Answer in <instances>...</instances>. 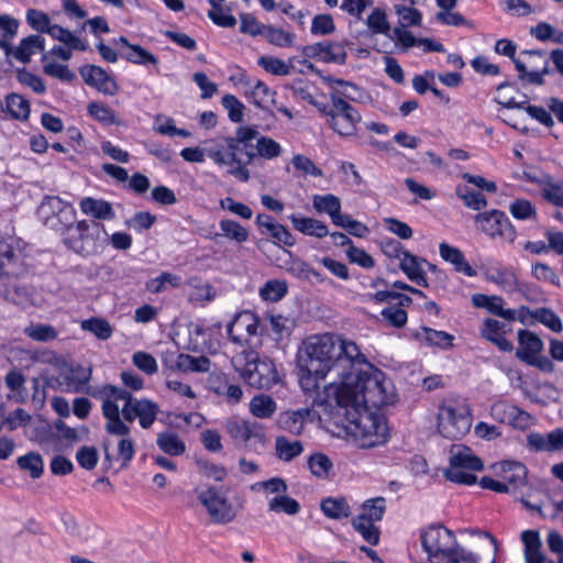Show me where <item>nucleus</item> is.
I'll return each mask as SVG.
<instances>
[{"mask_svg":"<svg viewBox=\"0 0 563 563\" xmlns=\"http://www.w3.org/2000/svg\"><path fill=\"white\" fill-rule=\"evenodd\" d=\"M390 387L379 369L353 368L340 384L324 387L323 402L334 423L342 426L361 448H374L389 438L386 418L378 409L393 401Z\"/></svg>","mask_w":563,"mask_h":563,"instance_id":"obj_1","label":"nucleus"},{"mask_svg":"<svg viewBox=\"0 0 563 563\" xmlns=\"http://www.w3.org/2000/svg\"><path fill=\"white\" fill-rule=\"evenodd\" d=\"M101 401L106 419L104 430L110 435H129V423L139 421L143 429H150L159 412V406L147 398H136L129 390L107 384L96 394Z\"/></svg>","mask_w":563,"mask_h":563,"instance_id":"obj_2","label":"nucleus"},{"mask_svg":"<svg viewBox=\"0 0 563 563\" xmlns=\"http://www.w3.org/2000/svg\"><path fill=\"white\" fill-rule=\"evenodd\" d=\"M258 131L253 126H240L234 137L212 139L206 142V155L219 166H232L229 174L241 181L250 179V172L245 167L251 164L255 154L250 142L256 139Z\"/></svg>","mask_w":563,"mask_h":563,"instance_id":"obj_3","label":"nucleus"},{"mask_svg":"<svg viewBox=\"0 0 563 563\" xmlns=\"http://www.w3.org/2000/svg\"><path fill=\"white\" fill-rule=\"evenodd\" d=\"M338 335L324 333L308 338L298 354V368L310 373L338 371Z\"/></svg>","mask_w":563,"mask_h":563,"instance_id":"obj_4","label":"nucleus"},{"mask_svg":"<svg viewBox=\"0 0 563 563\" xmlns=\"http://www.w3.org/2000/svg\"><path fill=\"white\" fill-rule=\"evenodd\" d=\"M495 52L512 59L521 81L542 86L544 76L551 73L548 59L541 51H523L519 57H515L516 45L511 41L503 38L496 42Z\"/></svg>","mask_w":563,"mask_h":563,"instance_id":"obj_5","label":"nucleus"},{"mask_svg":"<svg viewBox=\"0 0 563 563\" xmlns=\"http://www.w3.org/2000/svg\"><path fill=\"white\" fill-rule=\"evenodd\" d=\"M241 377L252 387L269 389L277 383V372L269 358H260L254 350H243L232 358Z\"/></svg>","mask_w":563,"mask_h":563,"instance_id":"obj_6","label":"nucleus"},{"mask_svg":"<svg viewBox=\"0 0 563 563\" xmlns=\"http://www.w3.org/2000/svg\"><path fill=\"white\" fill-rule=\"evenodd\" d=\"M438 431L446 439L457 440L468 433L472 417L468 406L457 399H445L438 408Z\"/></svg>","mask_w":563,"mask_h":563,"instance_id":"obj_7","label":"nucleus"},{"mask_svg":"<svg viewBox=\"0 0 563 563\" xmlns=\"http://www.w3.org/2000/svg\"><path fill=\"white\" fill-rule=\"evenodd\" d=\"M63 239L68 249L82 254H97L101 247V234L104 233L103 224L96 221L81 220L65 230Z\"/></svg>","mask_w":563,"mask_h":563,"instance_id":"obj_8","label":"nucleus"},{"mask_svg":"<svg viewBox=\"0 0 563 563\" xmlns=\"http://www.w3.org/2000/svg\"><path fill=\"white\" fill-rule=\"evenodd\" d=\"M330 100V107L323 109V113L328 117V124L341 136L355 135L357 124L362 120L360 112L336 93H331Z\"/></svg>","mask_w":563,"mask_h":563,"instance_id":"obj_9","label":"nucleus"},{"mask_svg":"<svg viewBox=\"0 0 563 563\" xmlns=\"http://www.w3.org/2000/svg\"><path fill=\"white\" fill-rule=\"evenodd\" d=\"M37 214L43 224L63 233L75 222L76 211L71 203L57 196H45L37 208Z\"/></svg>","mask_w":563,"mask_h":563,"instance_id":"obj_10","label":"nucleus"},{"mask_svg":"<svg viewBox=\"0 0 563 563\" xmlns=\"http://www.w3.org/2000/svg\"><path fill=\"white\" fill-rule=\"evenodd\" d=\"M543 347V341L537 333L530 330L518 331L516 356L530 366H534L545 373H552L554 364L550 358L541 354Z\"/></svg>","mask_w":563,"mask_h":563,"instance_id":"obj_11","label":"nucleus"},{"mask_svg":"<svg viewBox=\"0 0 563 563\" xmlns=\"http://www.w3.org/2000/svg\"><path fill=\"white\" fill-rule=\"evenodd\" d=\"M196 494L213 523L228 525L236 518V509L224 495L220 494L219 488L209 486L203 490L197 489Z\"/></svg>","mask_w":563,"mask_h":563,"instance_id":"obj_12","label":"nucleus"},{"mask_svg":"<svg viewBox=\"0 0 563 563\" xmlns=\"http://www.w3.org/2000/svg\"><path fill=\"white\" fill-rule=\"evenodd\" d=\"M92 371L90 367L81 365L62 368L55 378L56 386L65 393H85L98 399L96 394L102 390L101 387L93 388L89 386Z\"/></svg>","mask_w":563,"mask_h":563,"instance_id":"obj_13","label":"nucleus"},{"mask_svg":"<svg viewBox=\"0 0 563 563\" xmlns=\"http://www.w3.org/2000/svg\"><path fill=\"white\" fill-rule=\"evenodd\" d=\"M477 228L492 239H500L512 244L517 238V230L505 212L489 210L475 216Z\"/></svg>","mask_w":563,"mask_h":563,"instance_id":"obj_14","label":"nucleus"},{"mask_svg":"<svg viewBox=\"0 0 563 563\" xmlns=\"http://www.w3.org/2000/svg\"><path fill=\"white\" fill-rule=\"evenodd\" d=\"M227 332L234 344L251 346L250 340L261 334L260 318L251 311H242L228 324Z\"/></svg>","mask_w":563,"mask_h":563,"instance_id":"obj_15","label":"nucleus"},{"mask_svg":"<svg viewBox=\"0 0 563 563\" xmlns=\"http://www.w3.org/2000/svg\"><path fill=\"white\" fill-rule=\"evenodd\" d=\"M224 428L227 433L236 443L246 444L253 439L263 442L265 438L263 428L258 423L244 419L231 418L225 421Z\"/></svg>","mask_w":563,"mask_h":563,"instance_id":"obj_16","label":"nucleus"},{"mask_svg":"<svg viewBox=\"0 0 563 563\" xmlns=\"http://www.w3.org/2000/svg\"><path fill=\"white\" fill-rule=\"evenodd\" d=\"M498 475L503 478L508 494H516L528 484L527 467L516 461H504L498 466Z\"/></svg>","mask_w":563,"mask_h":563,"instance_id":"obj_17","label":"nucleus"},{"mask_svg":"<svg viewBox=\"0 0 563 563\" xmlns=\"http://www.w3.org/2000/svg\"><path fill=\"white\" fill-rule=\"evenodd\" d=\"M85 82L95 87L100 92L113 96L118 92V85L114 79L101 67L85 65L79 69Z\"/></svg>","mask_w":563,"mask_h":563,"instance_id":"obj_18","label":"nucleus"},{"mask_svg":"<svg viewBox=\"0 0 563 563\" xmlns=\"http://www.w3.org/2000/svg\"><path fill=\"white\" fill-rule=\"evenodd\" d=\"M302 52L307 57H319L327 63L344 64L346 59L345 48L338 42L324 41L307 45Z\"/></svg>","mask_w":563,"mask_h":563,"instance_id":"obj_19","label":"nucleus"},{"mask_svg":"<svg viewBox=\"0 0 563 563\" xmlns=\"http://www.w3.org/2000/svg\"><path fill=\"white\" fill-rule=\"evenodd\" d=\"M527 448L534 452H555L563 450V429L559 428L548 434L531 432L527 435Z\"/></svg>","mask_w":563,"mask_h":563,"instance_id":"obj_20","label":"nucleus"},{"mask_svg":"<svg viewBox=\"0 0 563 563\" xmlns=\"http://www.w3.org/2000/svg\"><path fill=\"white\" fill-rule=\"evenodd\" d=\"M423 263H427V260L416 256L410 252H404V257L400 258L399 267L411 282L419 286L428 287L429 284L426 278Z\"/></svg>","mask_w":563,"mask_h":563,"instance_id":"obj_21","label":"nucleus"},{"mask_svg":"<svg viewBox=\"0 0 563 563\" xmlns=\"http://www.w3.org/2000/svg\"><path fill=\"white\" fill-rule=\"evenodd\" d=\"M485 277L488 282L498 285L506 292L518 290V277L512 268L493 266L486 269Z\"/></svg>","mask_w":563,"mask_h":563,"instance_id":"obj_22","label":"nucleus"},{"mask_svg":"<svg viewBox=\"0 0 563 563\" xmlns=\"http://www.w3.org/2000/svg\"><path fill=\"white\" fill-rule=\"evenodd\" d=\"M525 544V560L527 563H559L548 559L541 551L539 533L534 530H526L521 533Z\"/></svg>","mask_w":563,"mask_h":563,"instance_id":"obj_23","label":"nucleus"},{"mask_svg":"<svg viewBox=\"0 0 563 563\" xmlns=\"http://www.w3.org/2000/svg\"><path fill=\"white\" fill-rule=\"evenodd\" d=\"M450 462L454 464V466L465 468L466 471L483 470L482 460L476 456L470 448L461 444H454L451 446Z\"/></svg>","mask_w":563,"mask_h":563,"instance_id":"obj_24","label":"nucleus"},{"mask_svg":"<svg viewBox=\"0 0 563 563\" xmlns=\"http://www.w3.org/2000/svg\"><path fill=\"white\" fill-rule=\"evenodd\" d=\"M413 338L428 346H435L442 350L451 349L454 341L452 334L429 327H421L415 332Z\"/></svg>","mask_w":563,"mask_h":563,"instance_id":"obj_25","label":"nucleus"},{"mask_svg":"<svg viewBox=\"0 0 563 563\" xmlns=\"http://www.w3.org/2000/svg\"><path fill=\"white\" fill-rule=\"evenodd\" d=\"M21 272L20 253L10 244L0 242V275L19 276Z\"/></svg>","mask_w":563,"mask_h":563,"instance_id":"obj_26","label":"nucleus"},{"mask_svg":"<svg viewBox=\"0 0 563 563\" xmlns=\"http://www.w3.org/2000/svg\"><path fill=\"white\" fill-rule=\"evenodd\" d=\"M310 415V409L301 408L295 411H286L280 413L278 421L284 430L295 435H299L302 433Z\"/></svg>","mask_w":563,"mask_h":563,"instance_id":"obj_27","label":"nucleus"},{"mask_svg":"<svg viewBox=\"0 0 563 563\" xmlns=\"http://www.w3.org/2000/svg\"><path fill=\"white\" fill-rule=\"evenodd\" d=\"M289 219L291 221L294 229L305 235H310V236L321 239L329 234L328 227L323 222H321L314 218H307V217H299L297 214H291L289 217Z\"/></svg>","mask_w":563,"mask_h":563,"instance_id":"obj_28","label":"nucleus"},{"mask_svg":"<svg viewBox=\"0 0 563 563\" xmlns=\"http://www.w3.org/2000/svg\"><path fill=\"white\" fill-rule=\"evenodd\" d=\"M79 206L82 213L99 220H112L115 217L111 203L104 200L87 197L80 201Z\"/></svg>","mask_w":563,"mask_h":563,"instance_id":"obj_29","label":"nucleus"},{"mask_svg":"<svg viewBox=\"0 0 563 563\" xmlns=\"http://www.w3.org/2000/svg\"><path fill=\"white\" fill-rule=\"evenodd\" d=\"M439 252H440L441 257L445 262L451 263L454 266L456 272H461L470 277L476 275V272L465 261L463 253L459 249L453 247L446 243H441L439 245Z\"/></svg>","mask_w":563,"mask_h":563,"instance_id":"obj_30","label":"nucleus"},{"mask_svg":"<svg viewBox=\"0 0 563 563\" xmlns=\"http://www.w3.org/2000/svg\"><path fill=\"white\" fill-rule=\"evenodd\" d=\"M156 445L169 456H179L186 452L185 441L173 431L159 432L156 437Z\"/></svg>","mask_w":563,"mask_h":563,"instance_id":"obj_31","label":"nucleus"},{"mask_svg":"<svg viewBox=\"0 0 563 563\" xmlns=\"http://www.w3.org/2000/svg\"><path fill=\"white\" fill-rule=\"evenodd\" d=\"M191 290L188 299L196 305L205 306L212 301L217 295L214 287L209 283H203L199 277H192L189 280Z\"/></svg>","mask_w":563,"mask_h":563,"instance_id":"obj_32","label":"nucleus"},{"mask_svg":"<svg viewBox=\"0 0 563 563\" xmlns=\"http://www.w3.org/2000/svg\"><path fill=\"white\" fill-rule=\"evenodd\" d=\"M360 361L365 362V358L361 354L358 346L352 341H345L338 336V369L345 368L347 364Z\"/></svg>","mask_w":563,"mask_h":563,"instance_id":"obj_33","label":"nucleus"},{"mask_svg":"<svg viewBox=\"0 0 563 563\" xmlns=\"http://www.w3.org/2000/svg\"><path fill=\"white\" fill-rule=\"evenodd\" d=\"M44 44L45 40L41 35H30L14 48L13 56L22 63H27L32 55L44 49Z\"/></svg>","mask_w":563,"mask_h":563,"instance_id":"obj_34","label":"nucleus"},{"mask_svg":"<svg viewBox=\"0 0 563 563\" xmlns=\"http://www.w3.org/2000/svg\"><path fill=\"white\" fill-rule=\"evenodd\" d=\"M12 119L26 120L30 115L29 101L19 93H9L5 97V109Z\"/></svg>","mask_w":563,"mask_h":563,"instance_id":"obj_35","label":"nucleus"},{"mask_svg":"<svg viewBox=\"0 0 563 563\" xmlns=\"http://www.w3.org/2000/svg\"><path fill=\"white\" fill-rule=\"evenodd\" d=\"M320 507L324 516L331 519L340 520L351 515V509L345 498H325L321 501Z\"/></svg>","mask_w":563,"mask_h":563,"instance_id":"obj_36","label":"nucleus"},{"mask_svg":"<svg viewBox=\"0 0 563 563\" xmlns=\"http://www.w3.org/2000/svg\"><path fill=\"white\" fill-rule=\"evenodd\" d=\"M276 409L275 400L268 395H256L250 401V412L260 419L271 418Z\"/></svg>","mask_w":563,"mask_h":563,"instance_id":"obj_37","label":"nucleus"},{"mask_svg":"<svg viewBox=\"0 0 563 563\" xmlns=\"http://www.w3.org/2000/svg\"><path fill=\"white\" fill-rule=\"evenodd\" d=\"M275 451L278 459L290 462L302 453L303 445L298 440L289 441L286 437L282 435L276 438Z\"/></svg>","mask_w":563,"mask_h":563,"instance_id":"obj_38","label":"nucleus"},{"mask_svg":"<svg viewBox=\"0 0 563 563\" xmlns=\"http://www.w3.org/2000/svg\"><path fill=\"white\" fill-rule=\"evenodd\" d=\"M269 44L277 47H290L294 45L296 35L282 27L267 24L262 35Z\"/></svg>","mask_w":563,"mask_h":563,"instance_id":"obj_39","label":"nucleus"},{"mask_svg":"<svg viewBox=\"0 0 563 563\" xmlns=\"http://www.w3.org/2000/svg\"><path fill=\"white\" fill-rule=\"evenodd\" d=\"M300 504L292 497L282 494L274 496L268 500V510L271 512H284L288 516H295L300 511Z\"/></svg>","mask_w":563,"mask_h":563,"instance_id":"obj_40","label":"nucleus"},{"mask_svg":"<svg viewBox=\"0 0 563 563\" xmlns=\"http://www.w3.org/2000/svg\"><path fill=\"white\" fill-rule=\"evenodd\" d=\"M46 34L51 35L54 40L64 43L69 48L84 52L88 47L87 44L82 42L79 37L75 36L70 31L57 24H52L49 29H47Z\"/></svg>","mask_w":563,"mask_h":563,"instance_id":"obj_41","label":"nucleus"},{"mask_svg":"<svg viewBox=\"0 0 563 563\" xmlns=\"http://www.w3.org/2000/svg\"><path fill=\"white\" fill-rule=\"evenodd\" d=\"M540 195L547 202L563 208V181L555 180L551 175L540 190Z\"/></svg>","mask_w":563,"mask_h":563,"instance_id":"obj_42","label":"nucleus"},{"mask_svg":"<svg viewBox=\"0 0 563 563\" xmlns=\"http://www.w3.org/2000/svg\"><path fill=\"white\" fill-rule=\"evenodd\" d=\"M288 292V285L285 280H267L260 289V296L265 301L276 302L282 300Z\"/></svg>","mask_w":563,"mask_h":563,"instance_id":"obj_43","label":"nucleus"},{"mask_svg":"<svg viewBox=\"0 0 563 563\" xmlns=\"http://www.w3.org/2000/svg\"><path fill=\"white\" fill-rule=\"evenodd\" d=\"M18 466L34 479L40 478L44 471V462L40 453L29 452L25 455L18 457Z\"/></svg>","mask_w":563,"mask_h":563,"instance_id":"obj_44","label":"nucleus"},{"mask_svg":"<svg viewBox=\"0 0 563 563\" xmlns=\"http://www.w3.org/2000/svg\"><path fill=\"white\" fill-rule=\"evenodd\" d=\"M308 467L313 476L328 478L333 468V463L325 454L318 452L309 456Z\"/></svg>","mask_w":563,"mask_h":563,"instance_id":"obj_45","label":"nucleus"},{"mask_svg":"<svg viewBox=\"0 0 563 563\" xmlns=\"http://www.w3.org/2000/svg\"><path fill=\"white\" fill-rule=\"evenodd\" d=\"M81 329L91 332L99 340H108L113 333L111 324L106 319L96 317L81 321Z\"/></svg>","mask_w":563,"mask_h":563,"instance_id":"obj_46","label":"nucleus"},{"mask_svg":"<svg viewBox=\"0 0 563 563\" xmlns=\"http://www.w3.org/2000/svg\"><path fill=\"white\" fill-rule=\"evenodd\" d=\"M313 208L319 213H327L332 218L338 210H341V201L339 197L328 194L324 196L314 195L312 198Z\"/></svg>","mask_w":563,"mask_h":563,"instance_id":"obj_47","label":"nucleus"},{"mask_svg":"<svg viewBox=\"0 0 563 563\" xmlns=\"http://www.w3.org/2000/svg\"><path fill=\"white\" fill-rule=\"evenodd\" d=\"M395 12L399 16V26H418L421 24L422 15L419 10L405 3H396Z\"/></svg>","mask_w":563,"mask_h":563,"instance_id":"obj_48","label":"nucleus"},{"mask_svg":"<svg viewBox=\"0 0 563 563\" xmlns=\"http://www.w3.org/2000/svg\"><path fill=\"white\" fill-rule=\"evenodd\" d=\"M255 140V156L258 155L265 159H273L282 154V146L275 140L268 136H260V134Z\"/></svg>","mask_w":563,"mask_h":563,"instance_id":"obj_49","label":"nucleus"},{"mask_svg":"<svg viewBox=\"0 0 563 563\" xmlns=\"http://www.w3.org/2000/svg\"><path fill=\"white\" fill-rule=\"evenodd\" d=\"M179 287L181 285V278L178 275L164 272L159 276L150 279L146 283V289L153 294H159L166 290V286Z\"/></svg>","mask_w":563,"mask_h":563,"instance_id":"obj_50","label":"nucleus"},{"mask_svg":"<svg viewBox=\"0 0 563 563\" xmlns=\"http://www.w3.org/2000/svg\"><path fill=\"white\" fill-rule=\"evenodd\" d=\"M510 214L517 220H536L537 208L528 199H515L509 205Z\"/></svg>","mask_w":563,"mask_h":563,"instance_id":"obj_51","label":"nucleus"},{"mask_svg":"<svg viewBox=\"0 0 563 563\" xmlns=\"http://www.w3.org/2000/svg\"><path fill=\"white\" fill-rule=\"evenodd\" d=\"M456 195L463 200L464 205L473 210H481L487 206V199L479 192L470 189L468 187H456Z\"/></svg>","mask_w":563,"mask_h":563,"instance_id":"obj_52","label":"nucleus"},{"mask_svg":"<svg viewBox=\"0 0 563 563\" xmlns=\"http://www.w3.org/2000/svg\"><path fill=\"white\" fill-rule=\"evenodd\" d=\"M219 225L222 235L227 236L228 239H231L238 243H243L249 239V231L234 220L223 219L220 221Z\"/></svg>","mask_w":563,"mask_h":563,"instance_id":"obj_53","label":"nucleus"},{"mask_svg":"<svg viewBox=\"0 0 563 563\" xmlns=\"http://www.w3.org/2000/svg\"><path fill=\"white\" fill-rule=\"evenodd\" d=\"M353 527L358 531L362 537L372 545L379 542V529L374 523L366 520L364 516H357L352 521Z\"/></svg>","mask_w":563,"mask_h":563,"instance_id":"obj_54","label":"nucleus"},{"mask_svg":"<svg viewBox=\"0 0 563 563\" xmlns=\"http://www.w3.org/2000/svg\"><path fill=\"white\" fill-rule=\"evenodd\" d=\"M54 426L55 429L58 431L57 437L60 440H65L69 445L79 442L84 437H86L89 433L88 428H70L63 420H57Z\"/></svg>","mask_w":563,"mask_h":563,"instance_id":"obj_55","label":"nucleus"},{"mask_svg":"<svg viewBox=\"0 0 563 563\" xmlns=\"http://www.w3.org/2000/svg\"><path fill=\"white\" fill-rule=\"evenodd\" d=\"M24 333L37 342H49L57 338V331L53 325L36 323L24 329Z\"/></svg>","mask_w":563,"mask_h":563,"instance_id":"obj_56","label":"nucleus"},{"mask_svg":"<svg viewBox=\"0 0 563 563\" xmlns=\"http://www.w3.org/2000/svg\"><path fill=\"white\" fill-rule=\"evenodd\" d=\"M363 512L358 516H364L366 520L374 523L383 519L386 510V501L383 497L368 499L363 504Z\"/></svg>","mask_w":563,"mask_h":563,"instance_id":"obj_57","label":"nucleus"},{"mask_svg":"<svg viewBox=\"0 0 563 563\" xmlns=\"http://www.w3.org/2000/svg\"><path fill=\"white\" fill-rule=\"evenodd\" d=\"M177 365L179 368L184 371H192L205 373L210 369V360L206 356H191L186 354H180L178 356Z\"/></svg>","mask_w":563,"mask_h":563,"instance_id":"obj_58","label":"nucleus"},{"mask_svg":"<svg viewBox=\"0 0 563 563\" xmlns=\"http://www.w3.org/2000/svg\"><path fill=\"white\" fill-rule=\"evenodd\" d=\"M531 317L553 332L560 333L563 330L561 319L550 308H538L531 313Z\"/></svg>","mask_w":563,"mask_h":563,"instance_id":"obj_59","label":"nucleus"},{"mask_svg":"<svg viewBox=\"0 0 563 563\" xmlns=\"http://www.w3.org/2000/svg\"><path fill=\"white\" fill-rule=\"evenodd\" d=\"M88 112L93 119L98 120L102 124H120L117 120L115 112L104 103L91 102L88 106Z\"/></svg>","mask_w":563,"mask_h":563,"instance_id":"obj_60","label":"nucleus"},{"mask_svg":"<svg viewBox=\"0 0 563 563\" xmlns=\"http://www.w3.org/2000/svg\"><path fill=\"white\" fill-rule=\"evenodd\" d=\"M274 95L275 92L260 80L256 81V84L247 91V96L258 108H265L269 102H272Z\"/></svg>","mask_w":563,"mask_h":563,"instance_id":"obj_61","label":"nucleus"},{"mask_svg":"<svg viewBox=\"0 0 563 563\" xmlns=\"http://www.w3.org/2000/svg\"><path fill=\"white\" fill-rule=\"evenodd\" d=\"M366 24L373 33L385 34L387 36L390 34V25L387 21L386 13L379 8H375L368 15Z\"/></svg>","mask_w":563,"mask_h":563,"instance_id":"obj_62","label":"nucleus"},{"mask_svg":"<svg viewBox=\"0 0 563 563\" xmlns=\"http://www.w3.org/2000/svg\"><path fill=\"white\" fill-rule=\"evenodd\" d=\"M257 64L267 73L275 76H287L290 74V66L280 58L261 56Z\"/></svg>","mask_w":563,"mask_h":563,"instance_id":"obj_63","label":"nucleus"},{"mask_svg":"<svg viewBox=\"0 0 563 563\" xmlns=\"http://www.w3.org/2000/svg\"><path fill=\"white\" fill-rule=\"evenodd\" d=\"M530 34L541 42L552 40L555 43L563 44V33H555L552 25L547 22H540L536 26H532L530 29Z\"/></svg>","mask_w":563,"mask_h":563,"instance_id":"obj_64","label":"nucleus"}]
</instances>
